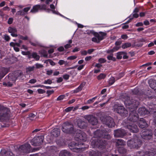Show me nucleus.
I'll return each mask as SVG.
<instances>
[{
    "label": "nucleus",
    "mask_w": 156,
    "mask_h": 156,
    "mask_svg": "<svg viewBox=\"0 0 156 156\" xmlns=\"http://www.w3.org/2000/svg\"><path fill=\"white\" fill-rule=\"evenodd\" d=\"M65 97L64 95H61L59 96L57 99V101H60L63 100Z\"/></svg>",
    "instance_id": "a18cd8bd"
},
{
    "label": "nucleus",
    "mask_w": 156,
    "mask_h": 156,
    "mask_svg": "<svg viewBox=\"0 0 156 156\" xmlns=\"http://www.w3.org/2000/svg\"><path fill=\"white\" fill-rule=\"evenodd\" d=\"M89 122L92 125H95L98 123L97 119L92 115H88L86 117Z\"/></svg>",
    "instance_id": "2eb2a0df"
},
{
    "label": "nucleus",
    "mask_w": 156,
    "mask_h": 156,
    "mask_svg": "<svg viewBox=\"0 0 156 156\" xmlns=\"http://www.w3.org/2000/svg\"><path fill=\"white\" fill-rule=\"evenodd\" d=\"M115 82V78L113 77H112L109 79L108 81V83L110 85H112Z\"/></svg>",
    "instance_id": "ea45409f"
},
{
    "label": "nucleus",
    "mask_w": 156,
    "mask_h": 156,
    "mask_svg": "<svg viewBox=\"0 0 156 156\" xmlns=\"http://www.w3.org/2000/svg\"><path fill=\"white\" fill-rule=\"evenodd\" d=\"M59 156H71L70 153L68 151L64 150L60 151Z\"/></svg>",
    "instance_id": "c85d7f7f"
},
{
    "label": "nucleus",
    "mask_w": 156,
    "mask_h": 156,
    "mask_svg": "<svg viewBox=\"0 0 156 156\" xmlns=\"http://www.w3.org/2000/svg\"><path fill=\"white\" fill-rule=\"evenodd\" d=\"M37 81L36 79H32L30 80L29 82V83H34L36 82Z\"/></svg>",
    "instance_id": "bf43d9fd"
},
{
    "label": "nucleus",
    "mask_w": 156,
    "mask_h": 156,
    "mask_svg": "<svg viewBox=\"0 0 156 156\" xmlns=\"http://www.w3.org/2000/svg\"><path fill=\"white\" fill-rule=\"evenodd\" d=\"M73 108V107H69L65 109V111L67 112H68L71 111Z\"/></svg>",
    "instance_id": "09e8293b"
},
{
    "label": "nucleus",
    "mask_w": 156,
    "mask_h": 156,
    "mask_svg": "<svg viewBox=\"0 0 156 156\" xmlns=\"http://www.w3.org/2000/svg\"><path fill=\"white\" fill-rule=\"evenodd\" d=\"M152 131L151 130L144 131L142 132L141 136L144 139L150 140L152 137Z\"/></svg>",
    "instance_id": "9b49d317"
},
{
    "label": "nucleus",
    "mask_w": 156,
    "mask_h": 156,
    "mask_svg": "<svg viewBox=\"0 0 156 156\" xmlns=\"http://www.w3.org/2000/svg\"><path fill=\"white\" fill-rule=\"evenodd\" d=\"M131 46V44L130 43L127 42L123 44L122 47L123 49H125L130 47Z\"/></svg>",
    "instance_id": "72a5a7b5"
},
{
    "label": "nucleus",
    "mask_w": 156,
    "mask_h": 156,
    "mask_svg": "<svg viewBox=\"0 0 156 156\" xmlns=\"http://www.w3.org/2000/svg\"><path fill=\"white\" fill-rule=\"evenodd\" d=\"M69 76L68 74H65L63 76V78L65 80H68L69 79Z\"/></svg>",
    "instance_id": "680f3d73"
},
{
    "label": "nucleus",
    "mask_w": 156,
    "mask_h": 156,
    "mask_svg": "<svg viewBox=\"0 0 156 156\" xmlns=\"http://www.w3.org/2000/svg\"><path fill=\"white\" fill-rule=\"evenodd\" d=\"M154 143L149 141L147 143L144 151L137 152L134 156H154L156 154V148H154Z\"/></svg>",
    "instance_id": "20e7f679"
},
{
    "label": "nucleus",
    "mask_w": 156,
    "mask_h": 156,
    "mask_svg": "<svg viewBox=\"0 0 156 156\" xmlns=\"http://www.w3.org/2000/svg\"><path fill=\"white\" fill-rule=\"evenodd\" d=\"M138 11L139 10L138 8H136L135 9L132 14L133 17L137 18L138 17V14L137 13Z\"/></svg>",
    "instance_id": "473e14b6"
},
{
    "label": "nucleus",
    "mask_w": 156,
    "mask_h": 156,
    "mask_svg": "<svg viewBox=\"0 0 156 156\" xmlns=\"http://www.w3.org/2000/svg\"><path fill=\"white\" fill-rule=\"evenodd\" d=\"M105 36V34L102 32H100L99 34H98L96 35V37H97L100 41L104 38Z\"/></svg>",
    "instance_id": "cd10ccee"
},
{
    "label": "nucleus",
    "mask_w": 156,
    "mask_h": 156,
    "mask_svg": "<svg viewBox=\"0 0 156 156\" xmlns=\"http://www.w3.org/2000/svg\"><path fill=\"white\" fill-rule=\"evenodd\" d=\"M10 45L13 47L16 46V45H17V46H20V44H18L17 43H14L13 42H11L10 44Z\"/></svg>",
    "instance_id": "8fccbe9b"
},
{
    "label": "nucleus",
    "mask_w": 156,
    "mask_h": 156,
    "mask_svg": "<svg viewBox=\"0 0 156 156\" xmlns=\"http://www.w3.org/2000/svg\"><path fill=\"white\" fill-rule=\"evenodd\" d=\"M36 113L30 114L29 115V119L31 121L35 120L36 118Z\"/></svg>",
    "instance_id": "7c9ffc66"
},
{
    "label": "nucleus",
    "mask_w": 156,
    "mask_h": 156,
    "mask_svg": "<svg viewBox=\"0 0 156 156\" xmlns=\"http://www.w3.org/2000/svg\"><path fill=\"white\" fill-rule=\"evenodd\" d=\"M18 37L21 39L23 40H27V39L28 37L27 36H23L20 35H18Z\"/></svg>",
    "instance_id": "49530a36"
},
{
    "label": "nucleus",
    "mask_w": 156,
    "mask_h": 156,
    "mask_svg": "<svg viewBox=\"0 0 156 156\" xmlns=\"http://www.w3.org/2000/svg\"><path fill=\"white\" fill-rule=\"evenodd\" d=\"M8 32L11 33L12 36L14 37H17L18 35L17 34V30L16 28L11 27H9L8 28Z\"/></svg>",
    "instance_id": "a211bd4d"
},
{
    "label": "nucleus",
    "mask_w": 156,
    "mask_h": 156,
    "mask_svg": "<svg viewBox=\"0 0 156 156\" xmlns=\"http://www.w3.org/2000/svg\"><path fill=\"white\" fill-rule=\"evenodd\" d=\"M118 151L121 156H125L126 154V150L123 147H120Z\"/></svg>",
    "instance_id": "bb28decb"
},
{
    "label": "nucleus",
    "mask_w": 156,
    "mask_h": 156,
    "mask_svg": "<svg viewBox=\"0 0 156 156\" xmlns=\"http://www.w3.org/2000/svg\"><path fill=\"white\" fill-rule=\"evenodd\" d=\"M150 87L156 92V81L153 80H150L148 82Z\"/></svg>",
    "instance_id": "4be33fe9"
},
{
    "label": "nucleus",
    "mask_w": 156,
    "mask_h": 156,
    "mask_svg": "<svg viewBox=\"0 0 156 156\" xmlns=\"http://www.w3.org/2000/svg\"><path fill=\"white\" fill-rule=\"evenodd\" d=\"M44 139V137L42 136L34 137L32 140L34 143H32V144L35 146H39L41 144Z\"/></svg>",
    "instance_id": "f8f14e48"
},
{
    "label": "nucleus",
    "mask_w": 156,
    "mask_h": 156,
    "mask_svg": "<svg viewBox=\"0 0 156 156\" xmlns=\"http://www.w3.org/2000/svg\"><path fill=\"white\" fill-rule=\"evenodd\" d=\"M50 7L51 9H52L51 11L53 14H57V15H59L60 16H62V17H64V18H65L66 19L68 20H70L69 19L64 16H63V15H62L61 14H60L58 11L55 10V6L53 4H51L50 5Z\"/></svg>",
    "instance_id": "393cba45"
},
{
    "label": "nucleus",
    "mask_w": 156,
    "mask_h": 156,
    "mask_svg": "<svg viewBox=\"0 0 156 156\" xmlns=\"http://www.w3.org/2000/svg\"><path fill=\"white\" fill-rule=\"evenodd\" d=\"M113 109L115 112L120 114L122 116L124 117L128 115V111L125 109L123 106L118 103L115 104L113 106Z\"/></svg>",
    "instance_id": "6e6552de"
},
{
    "label": "nucleus",
    "mask_w": 156,
    "mask_h": 156,
    "mask_svg": "<svg viewBox=\"0 0 156 156\" xmlns=\"http://www.w3.org/2000/svg\"><path fill=\"white\" fill-rule=\"evenodd\" d=\"M121 43L122 42L120 41H117L115 42V45L116 46H119Z\"/></svg>",
    "instance_id": "0e129e2a"
},
{
    "label": "nucleus",
    "mask_w": 156,
    "mask_h": 156,
    "mask_svg": "<svg viewBox=\"0 0 156 156\" xmlns=\"http://www.w3.org/2000/svg\"><path fill=\"white\" fill-rule=\"evenodd\" d=\"M9 69L2 67L0 69V79L3 78L9 71Z\"/></svg>",
    "instance_id": "f3484780"
},
{
    "label": "nucleus",
    "mask_w": 156,
    "mask_h": 156,
    "mask_svg": "<svg viewBox=\"0 0 156 156\" xmlns=\"http://www.w3.org/2000/svg\"><path fill=\"white\" fill-rule=\"evenodd\" d=\"M76 135H75V139L77 141V143L72 142L69 144V147L71 150H74L73 151L80 152L84 150L87 147H81L83 145V143L82 142L86 141L87 140L86 134L80 130H77L76 132Z\"/></svg>",
    "instance_id": "f03ea898"
},
{
    "label": "nucleus",
    "mask_w": 156,
    "mask_h": 156,
    "mask_svg": "<svg viewBox=\"0 0 156 156\" xmlns=\"http://www.w3.org/2000/svg\"><path fill=\"white\" fill-rule=\"evenodd\" d=\"M13 21V19L12 18H9L8 23L9 24H11L12 23Z\"/></svg>",
    "instance_id": "4d7b16f0"
},
{
    "label": "nucleus",
    "mask_w": 156,
    "mask_h": 156,
    "mask_svg": "<svg viewBox=\"0 0 156 156\" xmlns=\"http://www.w3.org/2000/svg\"><path fill=\"white\" fill-rule=\"evenodd\" d=\"M97 98V96L91 99L88 100L87 101V103L88 104H90L94 102L95 100Z\"/></svg>",
    "instance_id": "a19ab883"
},
{
    "label": "nucleus",
    "mask_w": 156,
    "mask_h": 156,
    "mask_svg": "<svg viewBox=\"0 0 156 156\" xmlns=\"http://www.w3.org/2000/svg\"><path fill=\"white\" fill-rule=\"evenodd\" d=\"M154 108H149V110H147L144 107H141L139 108L138 112L139 114L141 115H144L145 114H148L150 113L151 114H153V118H154V122L155 123H156V111L155 110L154 108H156V105H155Z\"/></svg>",
    "instance_id": "39448f33"
},
{
    "label": "nucleus",
    "mask_w": 156,
    "mask_h": 156,
    "mask_svg": "<svg viewBox=\"0 0 156 156\" xmlns=\"http://www.w3.org/2000/svg\"><path fill=\"white\" fill-rule=\"evenodd\" d=\"M39 52L40 54H41V55L42 56L47 57L48 56L47 51L44 50H42L39 51Z\"/></svg>",
    "instance_id": "58836bf2"
},
{
    "label": "nucleus",
    "mask_w": 156,
    "mask_h": 156,
    "mask_svg": "<svg viewBox=\"0 0 156 156\" xmlns=\"http://www.w3.org/2000/svg\"><path fill=\"white\" fill-rule=\"evenodd\" d=\"M28 58H34L36 60H38L40 58V56L38 55L36 53L33 52L29 55H28Z\"/></svg>",
    "instance_id": "a878e982"
},
{
    "label": "nucleus",
    "mask_w": 156,
    "mask_h": 156,
    "mask_svg": "<svg viewBox=\"0 0 156 156\" xmlns=\"http://www.w3.org/2000/svg\"><path fill=\"white\" fill-rule=\"evenodd\" d=\"M106 76V75L104 73H101L97 76V79L99 80L104 79Z\"/></svg>",
    "instance_id": "4c0bfd02"
},
{
    "label": "nucleus",
    "mask_w": 156,
    "mask_h": 156,
    "mask_svg": "<svg viewBox=\"0 0 156 156\" xmlns=\"http://www.w3.org/2000/svg\"><path fill=\"white\" fill-rule=\"evenodd\" d=\"M77 125L81 129L85 128L87 126L86 123L80 119L77 120Z\"/></svg>",
    "instance_id": "412c9836"
},
{
    "label": "nucleus",
    "mask_w": 156,
    "mask_h": 156,
    "mask_svg": "<svg viewBox=\"0 0 156 156\" xmlns=\"http://www.w3.org/2000/svg\"><path fill=\"white\" fill-rule=\"evenodd\" d=\"M37 91L39 94H43L45 92L44 90L41 89H38Z\"/></svg>",
    "instance_id": "3c124183"
},
{
    "label": "nucleus",
    "mask_w": 156,
    "mask_h": 156,
    "mask_svg": "<svg viewBox=\"0 0 156 156\" xmlns=\"http://www.w3.org/2000/svg\"><path fill=\"white\" fill-rule=\"evenodd\" d=\"M30 8V7H27L24 8L23 10L18 11L16 13V14L20 15H24L26 14Z\"/></svg>",
    "instance_id": "aec40b11"
},
{
    "label": "nucleus",
    "mask_w": 156,
    "mask_h": 156,
    "mask_svg": "<svg viewBox=\"0 0 156 156\" xmlns=\"http://www.w3.org/2000/svg\"><path fill=\"white\" fill-rule=\"evenodd\" d=\"M102 122L106 124L109 127H112L115 125V123L113 119L110 116H107L102 119L101 118Z\"/></svg>",
    "instance_id": "9d476101"
},
{
    "label": "nucleus",
    "mask_w": 156,
    "mask_h": 156,
    "mask_svg": "<svg viewBox=\"0 0 156 156\" xmlns=\"http://www.w3.org/2000/svg\"><path fill=\"white\" fill-rule=\"evenodd\" d=\"M30 145L28 143L22 145L20 146L19 150L23 151V153H27L30 150Z\"/></svg>",
    "instance_id": "dca6fc26"
},
{
    "label": "nucleus",
    "mask_w": 156,
    "mask_h": 156,
    "mask_svg": "<svg viewBox=\"0 0 156 156\" xmlns=\"http://www.w3.org/2000/svg\"><path fill=\"white\" fill-rule=\"evenodd\" d=\"M0 156H13V155L12 152L3 150L0 152Z\"/></svg>",
    "instance_id": "5701e85b"
},
{
    "label": "nucleus",
    "mask_w": 156,
    "mask_h": 156,
    "mask_svg": "<svg viewBox=\"0 0 156 156\" xmlns=\"http://www.w3.org/2000/svg\"><path fill=\"white\" fill-rule=\"evenodd\" d=\"M121 37L123 39L126 40L128 38V37L126 34H123L121 35Z\"/></svg>",
    "instance_id": "603ef678"
},
{
    "label": "nucleus",
    "mask_w": 156,
    "mask_h": 156,
    "mask_svg": "<svg viewBox=\"0 0 156 156\" xmlns=\"http://www.w3.org/2000/svg\"><path fill=\"white\" fill-rule=\"evenodd\" d=\"M53 72L52 70H48L47 71L46 74L49 75H51Z\"/></svg>",
    "instance_id": "13d9d810"
},
{
    "label": "nucleus",
    "mask_w": 156,
    "mask_h": 156,
    "mask_svg": "<svg viewBox=\"0 0 156 156\" xmlns=\"http://www.w3.org/2000/svg\"><path fill=\"white\" fill-rule=\"evenodd\" d=\"M125 142L122 139H118L117 140L116 142V146L122 145L125 144Z\"/></svg>",
    "instance_id": "2f4dec72"
},
{
    "label": "nucleus",
    "mask_w": 156,
    "mask_h": 156,
    "mask_svg": "<svg viewBox=\"0 0 156 156\" xmlns=\"http://www.w3.org/2000/svg\"><path fill=\"white\" fill-rule=\"evenodd\" d=\"M107 133L104 134L103 131L100 130H98L94 132V137L96 139H93L91 142L92 148L98 147L101 149L104 148L107 143L105 140H103V139H101L100 138H106L105 135Z\"/></svg>",
    "instance_id": "7ed1b4c3"
},
{
    "label": "nucleus",
    "mask_w": 156,
    "mask_h": 156,
    "mask_svg": "<svg viewBox=\"0 0 156 156\" xmlns=\"http://www.w3.org/2000/svg\"><path fill=\"white\" fill-rule=\"evenodd\" d=\"M46 6L45 5H34L31 10L30 12L32 13H35L38 12L40 10L45 9Z\"/></svg>",
    "instance_id": "ddd939ff"
},
{
    "label": "nucleus",
    "mask_w": 156,
    "mask_h": 156,
    "mask_svg": "<svg viewBox=\"0 0 156 156\" xmlns=\"http://www.w3.org/2000/svg\"><path fill=\"white\" fill-rule=\"evenodd\" d=\"M35 66L37 68H41L43 67V66L42 65L38 63L36 64Z\"/></svg>",
    "instance_id": "864d4df0"
},
{
    "label": "nucleus",
    "mask_w": 156,
    "mask_h": 156,
    "mask_svg": "<svg viewBox=\"0 0 156 156\" xmlns=\"http://www.w3.org/2000/svg\"><path fill=\"white\" fill-rule=\"evenodd\" d=\"M120 47L119 46H116L115 47H114L113 48H112V50H110V51L109 50H108L107 51L108 53H110L113 52L114 51H115L118 50L119 48H120Z\"/></svg>",
    "instance_id": "f704fd0d"
},
{
    "label": "nucleus",
    "mask_w": 156,
    "mask_h": 156,
    "mask_svg": "<svg viewBox=\"0 0 156 156\" xmlns=\"http://www.w3.org/2000/svg\"><path fill=\"white\" fill-rule=\"evenodd\" d=\"M60 134V130L58 128H55L52 129L51 132V134L53 136L56 137Z\"/></svg>",
    "instance_id": "b1692460"
},
{
    "label": "nucleus",
    "mask_w": 156,
    "mask_h": 156,
    "mask_svg": "<svg viewBox=\"0 0 156 156\" xmlns=\"http://www.w3.org/2000/svg\"><path fill=\"white\" fill-rule=\"evenodd\" d=\"M10 110L3 106H0V121H3L10 116Z\"/></svg>",
    "instance_id": "0eeeda50"
},
{
    "label": "nucleus",
    "mask_w": 156,
    "mask_h": 156,
    "mask_svg": "<svg viewBox=\"0 0 156 156\" xmlns=\"http://www.w3.org/2000/svg\"><path fill=\"white\" fill-rule=\"evenodd\" d=\"M107 58L109 60H112L113 61L115 60V58L113 57V55H111L107 57Z\"/></svg>",
    "instance_id": "79ce46f5"
},
{
    "label": "nucleus",
    "mask_w": 156,
    "mask_h": 156,
    "mask_svg": "<svg viewBox=\"0 0 156 156\" xmlns=\"http://www.w3.org/2000/svg\"><path fill=\"white\" fill-rule=\"evenodd\" d=\"M65 63V61L62 60H60L58 62V63L60 65H63Z\"/></svg>",
    "instance_id": "69168bd1"
},
{
    "label": "nucleus",
    "mask_w": 156,
    "mask_h": 156,
    "mask_svg": "<svg viewBox=\"0 0 156 156\" xmlns=\"http://www.w3.org/2000/svg\"><path fill=\"white\" fill-rule=\"evenodd\" d=\"M35 69L34 66H30L26 68V72L27 73H29L33 71Z\"/></svg>",
    "instance_id": "e433bc0d"
},
{
    "label": "nucleus",
    "mask_w": 156,
    "mask_h": 156,
    "mask_svg": "<svg viewBox=\"0 0 156 156\" xmlns=\"http://www.w3.org/2000/svg\"><path fill=\"white\" fill-rule=\"evenodd\" d=\"M77 58V56L76 55H72L68 57L67 58V60H74Z\"/></svg>",
    "instance_id": "37998d69"
},
{
    "label": "nucleus",
    "mask_w": 156,
    "mask_h": 156,
    "mask_svg": "<svg viewBox=\"0 0 156 156\" xmlns=\"http://www.w3.org/2000/svg\"><path fill=\"white\" fill-rule=\"evenodd\" d=\"M126 133L125 130L122 129L115 130L114 132V136L115 137H122Z\"/></svg>",
    "instance_id": "4468645a"
},
{
    "label": "nucleus",
    "mask_w": 156,
    "mask_h": 156,
    "mask_svg": "<svg viewBox=\"0 0 156 156\" xmlns=\"http://www.w3.org/2000/svg\"><path fill=\"white\" fill-rule=\"evenodd\" d=\"M52 83V81L50 79H48L47 80H46L44 81V82L43 83L46 84H51Z\"/></svg>",
    "instance_id": "c03bdc74"
},
{
    "label": "nucleus",
    "mask_w": 156,
    "mask_h": 156,
    "mask_svg": "<svg viewBox=\"0 0 156 156\" xmlns=\"http://www.w3.org/2000/svg\"><path fill=\"white\" fill-rule=\"evenodd\" d=\"M84 84V83H82L77 88L73 90V93H77L81 91L83 87Z\"/></svg>",
    "instance_id": "c756f323"
},
{
    "label": "nucleus",
    "mask_w": 156,
    "mask_h": 156,
    "mask_svg": "<svg viewBox=\"0 0 156 156\" xmlns=\"http://www.w3.org/2000/svg\"><path fill=\"white\" fill-rule=\"evenodd\" d=\"M4 38L5 40L6 41H9L10 39V37L9 36L7 35H5L4 36Z\"/></svg>",
    "instance_id": "5fc2aeb1"
},
{
    "label": "nucleus",
    "mask_w": 156,
    "mask_h": 156,
    "mask_svg": "<svg viewBox=\"0 0 156 156\" xmlns=\"http://www.w3.org/2000/svg\"><path fill=\"white\" fill-rule=\"evenodd\" d=\"M42 2L45 1L46 4H48L50 2H51L52 0H41Z\"/></svg>",
    "instance_id": "e2e57ef3"
},
{
    "label": "nucleus",
    "mask_w": 156,
    "mask_h": 156,
    "mask_svg": "<svg viewBox=\"0 0 156 156\" xmlns=\"http://www.w3.org/2000/svg\"><path fill=\"white\" fill-rule=\"evenodd\" d=\"M72 46L70 44H67L64 46V47L66 49H68L71 48Z\"/></svg>",
    "instance_id": "052dcab7"
},
{
    "label": "nucleus",
    "mask_w": 156,
    "mask_h": 156,
    "mask_svg": "<svg viewBox=\"0 0 156 156\" xmlns=\"http://www.w3.org/2000/svg\"><path fill=\"white\" fill-rule=\"evenodd\" d=\"M90 108V106H83L81 109L83 110L88 109Z\"/></svg>",
    "instance_id": "6e6d98bb"
},
{
    "label": "nucleus",
    "mask_w": 156,
    "mask_h": 156,
    "mask_svg": "<svg viewBox=\"0 0 156 156\" xmlns=\"http://www.w3.org/2000/svg\"><path fill=\"white\" fill-rule=\"evenodd\" d=\"M98 154L96 152H93V156H99V154H101V153L100 152H98Z\"/></svg>",
    "instance_id": "774afa93"
},
{
    "label": "nucleus",
    "mask_w": 156,
    "mask_h": 156,
    "mask_svg": "<svg viewBox=\"0 0 156 156\" xmlns=\"http://www.w3.org/2000/svg\"><path fill=\"white\" fill-rule=\"evenodd\" d=\"M19 75V76H21L22 74V73L20 71H19L18 72H16V73H15V74H9V79H11L13 81H15L16 80L18 76H16L17 75Z\"/></svg>",
    "instance_id": "6ab92c4d"
},
{
    "label": "nucleus",
    "mask_w": 156,
    "mask_h": 156,
    "mask_svg": "<svg viewBox=\"0 0 156 156\" xmlns=\"http://www.w3.org/2000/svg\"><path fill=\"white\" fill-rule=\"evenodd\" d=\"M19 46H17V45H16V46H15L14 47V50L16 51H19V49L18 48V47H19Z\"/></svg>",
    "instance_id": "338daca9"
},
{
    "label": "nucleus",
    "mask_w": 156,
    "mask_h": 156,
    "mask_svg": "<svg viewBox=\"0 0 156 156\" xmlns=\"http://www.w3.org/2000/svg\"><path fill=\"white\" fill-rule=\"evenodd\" d=\"M130 100L129 98L126 97L122 99L124 104L126 108H129L131 112L128 117L125 127L133 133H136L138 131V129L136 124L138 123L139 127L141 128L147 127L148 126L144 119L143 118L138 119V115L136 113L135 110L136 109L139 105V102L136 100Z\"/></svg>",
    "instance_id": "f257e3e1"
},
{
    "label": "nucleus",
    "mask_w": 156,
    "mask_h": 156,
    "mask_svg": "<svg viewBox=\"0 0 156 156\" xmlns=\"http://www.w3.org/2000/svg\"><path fill=\"white\" fill-rule=\"evenodd\" d=\"M92 41L93 42L96 43H99L100 42L99 41L96 37L93 38L92 39Z\"/></svg>",
    "instance_id": "de8ad7c7"
},
{
    "label": "nucleus",
    "mask_w": 156,
    "mask_h": 156,
    "mask_svg": "<svg viewBox=\"0 0 156 156\" xmlns=\"http://www.w3.org/2000/svg\"><path fill=\"white\" fill-rule=\"evenodd\" d=\"M141 145L142 142L140 140L139 138L136 136L127 142L128 146L131 148L137 149L141 147Z\"/></svg>",
    "instance_id": "423d86ee"
},
{
    "label": "nucleus",
    "mask_w": 156,
    "mask_h": 156,
    "mask_svg": "<svg viewBox=\"0 0 156 156\" xmlns=\"http://www.w3.org/2000/svg\"><path fill=\"white\" fill-rule=\"evenodd\" d=\"M62 130L65 133H72L73 131V125L69 122H65L62 125Z\"/></svg>",
    "instance_id": "1a4fd4ad"
},
{
    "label": "nucleus",
    "mask_w": 156,
    "mask_h": 156,
    "mask_svg": "<svg viewBox=\"0 0 156 156\" xmlns=\"http://www.w3.org/2000/svg\"><path fill=\"white\" fill-rule=\"evenodd\" d=\"M124 53V51L119 52L117 53L116 55L117 58L119 59H121Z\"/></svg>",
    "instance_id": "c9c22d12"
}]
</instances>
